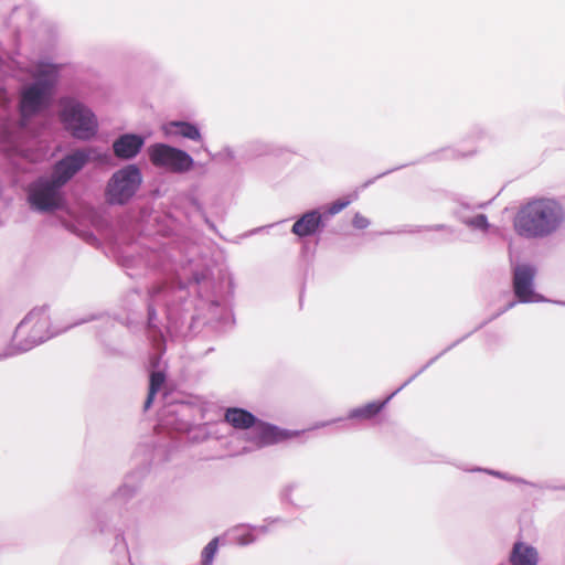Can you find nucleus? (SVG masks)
<instances>
[{
    "instance_id": "1",
    "label": "nucleus",
    "mask_w": 565,
    "mask_h": 565,
    "mask_svg": "<svg viewBox=\"0 0 565 565\" xmlns=\"http://www.w3.org/2000/svg\"><path fill=\"white\" fill-rule=\"evenodd\" d=\"M565 221V210L555 199H531L520 206L514 231L526 238H541L556 232Z\"/></svg>"
},
{
    "instance_id": "2",
    "label": "nucleus",
    "mask_w": 565,
    "mask_h": 565,
    "mask_svg": "<svg viewBox=\"0 0 565 565\" xmlns=\"http://www.w3.org/2000/svg\"><path fill=\"white\" fill-rule=\"evenodd\" d=\"M56 68L43 65L39 71V81L26 87L21 94L20 111L25 119L40 111L52 96V88L56 82Z\"/></svg>"
},
{
    "instance_id": "3",
    "label": "nucleus",
    "mask_w": 565,
    "mask_h": 565,
    "mask_svg": "<svg viewBox=\"0 0 565 565\" xmlns=\"http://www.w3.org/2000/svg\"><path fill=\"white\" fill-rule=\"evenodd\" d=\"M142 182L141 172L135 164L116 171L108 180L105 200L110 205H124L136 194Z\"/></svg>"
},
{
    "instance_id": "4",
    "label": "nucleus",
    "mask_w": 565,
    "mask_h": 565,
    "mask_svg": "<svg viewBox=\"0 0 565 565\" xmlns=\"http://www.w3.org/2000/svg\"><path fill=\"white\" fill-rule=\"evenodd\" d=\"M62 121L72 135L79 139H88L96 132L97 122L89 109L74 100L63 102Z\"/></svg>"
},
{
    "instance_id": "5",
    "label": "nucleus",
    "mask_w": 565,
    "mask_h": 565,
    "mask_svg": "<svg viewBox=\"0 0 565 565\" xmlns=\"http://www.w3.org/2000/svg\"><path fill=\"white\" fill-rule=\"evenodd\" d=\"M152 164L164 167L173 172H184L191 169L193 159L183 150L164 143H156L149 148Z\"/></svg>"
},
{
    "instance_id": "6",
    "label": "nucleus",
    "mask_w": 565,
    "mask_h": 565,
    "mask_svg": "<svg viewBox=\"0 0 565 565\" xmlns=\"http://www.w3.org/2000/svg\"><path fill=\"white\" fill-rule=\"evenodd\" d=\"M61 185L52 179H40L30 186L29 201L39 211H53L62 205Z\"/></svg>"
},
{
    "instance_id": "7",
    "label": "nucleus",
    "mask_w": 565,
    "mask_h": 565,
    "mask_svg": "<svg viewBox=\"0 0 565 565\" xmlns=\"http://www.w3.org/2000/svg\"><path fill=\"white\" fill-rule=\"evenodd\" d=\"M536 268L530 264H520L513 268L512 287L520 302H537L542 297L534 290Z\"/></svg>"
},
{
    "instance_id": "8",
    "label": "nucleus",
    "mask_w": 565,
    "mask_h": 565,
    "mask_svg": "<svg viewBox=\"0 0 565 565\" xmlns=\"http://www.w3.org/2000/svg\"><path fill=\"white\" fill-rule=\"evenodd\" d=\"M299 435L298 431L281 429L275 425L257 420L253 428L249 440L257 447L271 446L285 440L295 438Z\"/></svg>"
},
{
    "instance_id": "9",
    "label": "nucleus",
    "mask_w": 565,
    "mask_h": 565,
    "mask_svg": "<svg viewBox=\"0 0 565 565\" xmlns=\"http://www.w3.org/2000/svg\"><path fill=\"white\" fill-rule=\"evenodd\" d=\"M88 158V153L84 150H78L66 156L55 164L51 179L56 185L63 186L85 166Z\"/></svg>"
},
{
    "instance_id": "10",
    "label": "nucleus",
    "mask_w": 565,
    "mask_h": 565,
    "mask_svg": "<svg viewBox=\"0 0 565 565\" xmlns=\"http://www.w3.org/2000/svg\"><path fill=\"white\" fill-rule=\"evenodd\" d=\"M143 139L137 135H124L114 145V152L120 159L134 158L141 149Z\"/></svg>"
},
{
    "instance_id": "11",
    "label": "nucleus",
    "mask_w": 565,
    "mask_h": 565,
    "mask_svg": "<svg viewBox=\"0 0 565 565\" xmlns=\"http://www.w3.org/2000/svg\"><path fill=\"white\" fill-rule=\"evenodd\" d=\"M257 420L250 412L239 407H230L224 414V422L239 430L254 428Z\"/></svg>"
},
{
    "instance_id": "12",
    "label": "nucleus",
    "mask_w": 565,
    "mask_h": 565,
    "mask_svg": "<svg viewBox=\"0 0 565 565\" xmlns=\"http://www.w3.org/2000/svg\"><path fill=\"white\" fill-rule=\"evenodd\" d=\"M537 562L539 554L534 547L523 542H516L513 545L510 554L511 565H537Z\"/></svg>"
},
{
    "instance_id": "13",
    "label": "nucleus",
    "mask_w": 565,
    "mask_h": 565,
    "mask_svg": "<svg viewBox=\"0 0 565 565\" xmlns=\"http://www.w3.org/2000/svg\"><path fill=\"white\" fill-rule=\"evenodd\" d=\"M321 225V215L317 211L303 214L292 225V233L303 237L313 234Z\"/></svg>"
},
{
    "instance_id": "14",
    "label": "nucleus",
    "mask_w": 565,
    "mask_h": 565,
    "mask_svg": "<svg viewBox=\"0 0 565 565\" xmlns=\"http://www.w3.org/2000/svg\"><path fill=\"white\" fill-rule=\"evenodd\" d=\"M164 129L168 135H178L191 140L201 139V134L199 129L190 122L172 121L169 125H167Z\"/></svg>"
},
{
    "instance_id": "15",
    "label": "nucleus",
    "mask_w": 565,
    "mask_h": 565,
    "mask_svg": "<svg viewBox=\"0 0 565 565\" xmlns=\"http://www.w3.org/2000/svg\"><path fill=\"white\" fill-rule=\"evenodd\" d=\"M385 402H372L350 412L349 418L361 420L371 419L377 415L384 407Z\"/></svg>"
},
{
    "instance_id": "16",
    "label": "nucleus",
    "mask_w": 565,
    "mask_h": 565,
    "mask_svg": "<svg viewBox=\"0 0 565 565\" xmlns=\"http://www.w3.org/2000/svg\"><path fill=\"white\" fill-rule=\"evenodd\" d=\"M164 381H166V376L162 372H152L150 374L149 391H148L147 399L145 402V408L150 407V405L152 404V402L154 399L156 394L161 388Z\"/></svg>"
},
{
    "instance_id": "17",
    "label": "nucleus",
    "mask_w": 565,
    "mask_h": 565,
    "mask_svg": "<svg viewBox=\"0 0 565 565\" xmlns=\"http://www.w3.org/2000/svg\"><path fill=\"white\" fill-rule=\"evenodd\" d=\"M218 539L214 537L202 551V565H211L217 552Z\"/></svg>"
},
{
    "instance_id": "18",
    "label": "nucleus",
    "mask_w": 565,
    "mask_h": 565,
    "mask_svg": "<svg viewBox=\"0 0 565 565\" xmlns=\"http://www.w3.org/2000/svg\"><path fill=\"white\" fill-rule=\"evenodd\" d=\"M40 321H43L45 324H47L46 315L42 311H32L24 318V320L21 323V327H23V328L33 327L36 323H39Z\"/></svg>"
},
{
    "instance_id": "19",
    "label": "nucleus",
    "mask_w": 565,
    "mask_h": 565,
    "mask_svg": "<svg viewBox=\"0 0 565 565\" xmlns=\"http://www.w3.org/2000/svg\"><path fill=\"white\" fill-rule=\"evenodd\" d=\"M352 201H353V198L351 195H348V196H344V198L335 200L328 207L329 214H331V215L338 214L343 209L349 206Z\"/></svg>"
},
{
    "instance_id": "20",
    "label": "nucleus",
    "mask_w": 565,
    "mask_h": 565,
    "mask_svg": "<svg viewBox=\"0 0 565 565\" xmlns=\"http://www.w3.org/2000/svg\"><path fill=\"white\" fill-rule=\"evenodd\" d=\"M467 224H469L472 227L480 228V230H487L488 228V221L486 215L478 214L475 217L467 221Z\"/></svg>"
},
{
    "instance_id": "21",
    "label": "nucleus",
    "mask_w": 565,
    "mask_h": 565,
    "mask_svg": "<svg viewBox=\"0 0 565 565\" xmlns=\"http://www.w3.org/2000/svg\"><path fill=\"white\" fill-rule=\"evenodd\" d=\"M352 224L355 228L363 230L370 224V221L362 214L356 213L352 220Z\"/></svg>"
}]
</instances>
